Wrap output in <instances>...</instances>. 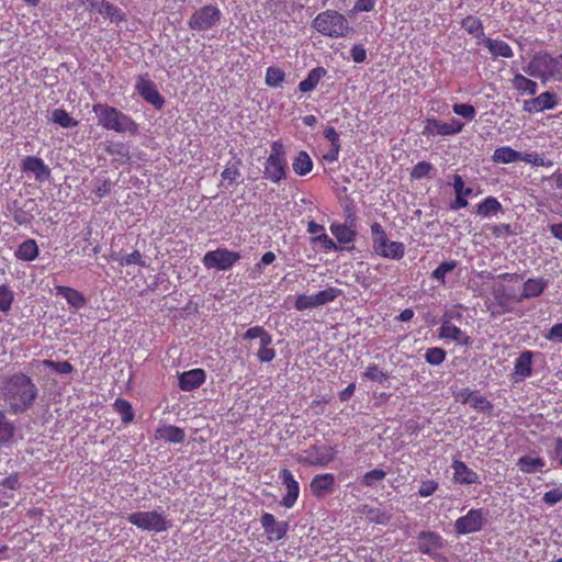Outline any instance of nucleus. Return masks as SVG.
<instances>
[{"label":"nucleus","mask_w":562,"mask_h":562,"mask_svg":"<svg viewBox=\"0 0 562 562\" xmlns=\"http://www.w3.org/2000/svg\"><path fill=\"white\" fill-rule=\"evenodd\" d=\"M37 387L30 376L18 373L4 382L3 395L14 413L29 409L37 397Z\"/></svg>","instance_id":"nucleus-1"},{"label":"nucleus","mask_w":562,"mask_h":562,"mask_svg":"<svg viewBox=\"0 0 562 562\" xmlns=\"http://www.w3.org/2000/svg\"><path fill=\"white\" fill-rule=\"evenodd\" d=\"M372 248L374 252L383 258L400 260L405 255V246L400 241H392L387 238L383 226L374 222L371 225Z\"/></svg>","instance_id":"nucleus-3"},{"label":"nucleus","mask_w":562,"mask_h":562,"mask_svg":"<svg viewBox=\"0 0 562 562\" xmlns=\"http://www.w3.org/2000/svg\"><path fill=\"white\" fill-rule=\"evenodd\" d=\"M259 338V345L272 344V336L261 326H254L246 330L243 339L250 340Z\"/></svg>","instance_id":"nucleus-40"},{"label":"nucleus","mask_w":562,"mask_h":562,"mask_svg":"<svg viewBox=\"0 0 562 562\" xmlns=\"http://www.w3.org/2000/svg\"><path fill=\"white\" fill-rule=\"evenodd\" d=\"M512 82H513L514 88L521 93H527V94L533 95V94H536V92L538 90L537 82L525 77L521 74L515 75Z\"/></svg>","instance_id":"nucleus-34"},{"label":"nucleus","mask_w":562,"mask_h":562,"mask_svg":"<svg viewBox=\"0 0 562 562\" xmlns=\"http://www.w3.org/2000/svg\"><path fill=\"white\" fill-rule=\"evenodd\" d=\"M438 486H439L438 483L434 480L423 481L418 488V494L422 497H428V496L432 495L438 490Z\"/></svg>","instance_id":"nucleus-58"},{"label":"nucleus","mask_w":562,"mask_h":562,"mask_svg":"<svg viewBox=\"0 0 562 562\" xmlns=\"http://www.w3.org/2000/svg\"><path fill=\"white\" fill-rule=\"evenodd\" d=\"M492 160L495 164H512L520 160V151L509 146H502L494 150Z\"/></svg>","instance_id":"nucleus-31"},{"label":"nucleus","mask_w":562,"mask_h":562,"mask_svg":"<svg viewBox=\"0 0 562 562\" xmlns=\"http://www.w3.org/2000/svg\"><path fill=\"white\" fill-rule=\"evenodd\" d=\"M558 104V97L555 93L546 91L540 93L538 97L525 100L522 109L528 113L542 112L544 110H552Z\"/></svg>","instance_id":"nucleus-14"},{"label":"nucleus","mask_w":562,"mask_h":562,"mask_svg":"<svg viewBox=\"0 0 562 562\" xmlns=\"http://www.w3.org/2000/svg\"><path fill=\"white\" fill-rule=\"evenodd\" d=\"M452 111L454 114L460 115L469 121H472L476 114L474 106L468 103H457L452 106Z\"/></svg>","instance_id":"nucleus-53"},{"label":"nucleus","mask_w":562,"mask_h":562,"mask_svg":"<svg viewBox=\"0 0 562 562\" xmlns=\"http://www.w3.org/2000/svg\"><path fill=\"white\" fill-rule=\"evenodd\" d=\"M43 366L45 368H50L55 372L59 374H69L72 372L74 368L68 361H53V360H43Z\"/></svg>","instance_id":"nucleus-52"},{"label":"nucleus","mask_w":562,"mask_h":562,"mask_svg":"<svg viewBox=\"0 0 562 562\" xmlns=\"http://www.w3.org/2000/svg\"><path fill=\"white\" fill-rule=\"evenodd\" d=\"M286 167L288 161L282 143L273 142L271 153L265 162L263 177L273 183H279L286 177Z\"/></svg>","instance_id":"nucleus-5"},{"label":"nucleus","mask_w":562,"mask_h":562,"mask_svg":"<svg viewBox=\"0 0 562 562\" xmlns=\"http://www.w3.org/2000/svg\"><path fill=\"white\" fill-rule=\"evenodd\" d=\"M108 130H114L117 133H135L137 124L126 114L108 106Z\"/></svg>","instance_id":"nucleus-12"},{"label":"nucleus","mask_w":562,"mask_h":562,"mask_svg":"<svg viewBox=\"0 0 562 562\" xmlns=\"http://www.w3.org/2000/svg\"><path fill=\"white\" fill-rule=\"evenodd\" d=\"M312 26L322 35L330 38L345 37L351 31L345 15L335 10H326L318 13L314 18Z\"/></svg>","instance_id":"nucleus-2"},{"label":"nucleus","mask_w":562,"mask_h":562,"mask_svg":"<svg viewBox=\"0 0 562 562\" xmlns=\"http://www.w3.org/2000/svg\"><path fill=\"white\" fill-rule=\"evenodd\" d=\"M335 483L336 479L333 473L317 474L311 481V493L316 498H324L334 492Z\"/></svg>","instance_id":"nucleus-17"},{"label":"nucleus","mask_w":562,"mask_h":562,"mask_svg":"<svg viewBox=\"0 0 562 562\" xmlns=\"http://www.w3.org/2000/svg\"><path fill=\"white\" fill-rule=\"evenodd\" d=\"M457 186H459V187L457 188V192H454V194H456V199H454V201H453V202H451V204H450V209H451L452 211H458V210H460V209H462V207H465V206L468 205L467 196L462 195L463 191L461 192V186H460V183L458 182V184H457Z\"/></svg>","instance_id":"nucleus-60"},{"label":"nucleus","mask_w":562,"mask_h":562,"mask_svg":"<svg viewBox=\"0 0 562 562\" xmlns=\"http://www.w3.org/2000/svg\"><path fill=\"white\" fill-rule=\"evenodd\" d=\"M546 338L550 341L562 342V323L553 325Z\"/></svg>","instance_id":"nucleus-64"},{"label":"nucleus","mask_w":562,"mask_h":562,"mask_svg":"<svg viewBox=\"0 0 562 562\" xmlns=\"http://www.w3.org/2000/svg\"><path fill=\"white\" fill-rule=\"evenodd\" d=\"M524 71L531 77L539 78L542 82L550 79L558 80V56L552 57L548 52L536 53L528 65L524 67Z\"/></svg>","instance_id":"nucleus-4"},{"label":"nucleus","mask_w":562,"mask_h":562,"mask_svg":"<svg viewBox=\"0 0 562 562\" xmlns=\"http://www.w3.org/2000/svg\"><path fill=\"white\" fill-rule=\"evenodd\" d=\"M156 438L171 443H181L186 439V434L180 427L166 425L156 430Z\"/></svg>","instance_id":"nucleus-25"},{"label":"nucleus","mask_w":562,"mask_h":562,"mask_svg":"<svg viewBox=\"0 0 562 562\" xmlns=\"http://www.w3.org/2000/svg\"><path fill=\"white\" fill-rule=\"evenodd\" d=\"M260 521L270 541L281 540L289 530L288 521H277L274 516L270 513H265Z\"/></svg>","instance_id":"nucleus-16"},{"label":"nucleus","mask_w":562,"mask_h":562,"mask_svg":"<svg viewBox=\"0 0 562 562\" xmlns=\"http://www.w3.org/2000/svg\"><path fill=\"white\" fill-rule=\"evenodd\" d=\"M113 412L116 413L124 424H130L134 418V412L131 404L122 398H117L113 404Z\"/></svg>","instance_id":"nucleus-38"},{"label":"nucleus","mask_w":562,"mask_h":562,"mask_svg":"<svg viewBox=\"0 0 562 562\" xmlns=\"http://www.w3.org/2000/svg\"><path fill=\"white\" fill-rule=\"evenodd\" d=\"M485 521L483 508L470 509L464 516L454 521V531L457 535H468L480 531Z\"/></svg>","instance_id":"nucleus-10"},{"label":"nucleus","mask_w":562,"mask_h":562,"mask_svg":"<svg viewBox=\"0 0 562 562\" xmlns=\"http://www.w3.org/2000/svg\"><path fill=\"white\" fill-rule=\"evenodd\" d=\"M222 18L221 10L212 4L195 10L188 21L192 31L204 32L215 27Z\"/></svg>","instance_id":"nucleus-6"},{"label":"nucleus","mask_w":562,"mask_h":562,"mask_svg":"<svg viewBox=\"0 0 562 562\" xmlns=\"http://www.w3.org/2000/svg\"><path fill=\"white\" fill-rule=\"evenodd\" d=\"M516 465L524 473L543 472L546 462L542 458H533L531 456H522L518 459Z\"/></svg>","instance_id":"nucleus-29"},{"label":"nucleus","mask_w":562,"mask_h":562,"mask_svg":"<svg viewBox=\"0 0 562 562\" xmlns=\"http://www.w3.org/2000/svg\"><path fill=\"white\" fill-rule=\"evenodd\" d=\"M351 58L355 63L361 64L367 59V50L361 44H356L350 50Z\"/></svg>","instance_id":"nucleus-61"},{"label":"nucleus","mask_w":562,"mask_h":562,"mask_svg":"<svg viewBox=\"0 0 562 562\" xmlns=\"http://www.w3.org/2000/svg\"><path fill=\"white\" fill-rule=\"evenodd\" d=\"M240 259L239 252L226 248L207 251L203 257V265L207 269L228 270Z\"/></svg>","instance_id":"nucleus-9"},{"label":"nucleus","mask_w":562,"mask_h":562,"mask_svg":"<svg viewBox=\"0 0 562 562\" xmlns=\"http://www.w3.org/2000/svg\"><path fill=\"white\" fill-rule=\"evenodd\" d=\"M21 169L24 173H32L37 181H43L50 175L48 166L36 156H26L21 162Z\"/></svg>","instance_id":"nucleus-19"},{"label":"nucleus","mask_w":562,"mask_h":562,"mask_svg":"<svg viewBox=\"0 0 562 562\" xmlns=\"http://www.w3.org/2000/svg\"><path fill=\"white\" fill-rule=\"evenodd\" d=\"M520 161L530 164L536 167L552 166V161H546L538 153H520Z\"/></svg>","instance_id":"nucleus-51"},{"label":"nucleus","mask_w":562,"mask_h":562,"mask_svg":"<svg viewBox=\"0 0 562 562\" xmlns=\"http://www.w3.org/2000/svg\"><path fill=\"white\" fill-rule=\"evenodd\" d=\"M138 94L155 109L160 110L165 104L164 97L159 93L156 85L147 77H139L135 86Z\"/></svg>","instance_id":"nucleus-11"},{"label":"nucleus","mask_w":562,"mask_h":562,"mask_svg":"<svg viewBox=\"0 0 562 562\" xmlns=\"http://www.w3.org/2000/svg\"><path fill=\"white\" fill-rule=\"evenodd\" d=\"M279 476L286 488V494L282 497L281 505L285 508H292L299 498V482L288 469H282Z\"/></svg>","instance_id":"nucleus-15"},{"label":"nucleus","mask_w":562,"mask_h":562,"mask_svg":"<svg viewBox=\"0 0 562 562\" xmlns=\"http://www.w3.org/2000/svg\"><path fill=\"white\" fill-rule=\"evenodd\" d=\"M294 307L296 311H305L313 308L312 296L306 294L297 295L294 302Z\"/></svg>","instance_id":"nucleus-62"},{"label":"nucleus","mask_w":562,"mask_h":562,"mask_svg":"<svg viewBox=\"0 0 562 562\" xmlns=\"http://www.w3.org/2000/svg\"><path fill=\"white\" fill-rule=\"evenodd\" d=\"M376 0H357L352 11L358 12H370L374 9Z\"/></svg>","instance_id":"nucleus-63"},{"label":"nucleus","mask_w":562,"mask_h":562,"mask_svg":"<svg viewBox=\"0 0 562 562\" xmlns=\"http://www.w3.org/2000/svg\"><path fill=\"white\" fill-rule=\"evenodd\" d=\"M108 154L113 156V161L124 164L130 160L128 146L124 144H117L108 146Z\"/></svg>","instance_id":"nucleus-45"},{"label":"nucleus","mask_w":562,"mask_h":562,"mask_svg":"<svg viewBox=\"0 0 562 562\" xmlns=\"http://www.w3.org/2000/svg\"><path fill=\"white\" fill-rule=\"evenodd\" d=\"M481 44H483L488 49V52L494 58H512L514 56L512 47L502 40L485 37Z\"/></svg>","instance_id":"nucleus-24"},{"label":"nucleus","mask_w":562,"mask_h":562,"mask_svg":"<svg viewBox=\"0 0 562 562\" xmlns=\"http://www.w3.org/2000/svg\"><path fill=\"white\" fill-rule=\"evenodd\" d=\"M532 357L533 352L530 350L522 351L515 360L514 376L516 381H522L530 376L532 373Z\"/></svg>","instance_id":"nucleus-23"},{"label":"nucleus","mask_w":562,"mask_h":562,"mask_svg":"<svg viewBox=\"0 0 562 562\" xmlns=\"http://www.w3.org/2000/svg\"><path fill=\"white\" fill-rule=\"evenodd\" d=\"M454 482L463 485L480 483L476 472L470 469L463 461L454 460L451 464Z\"/></svg>","instance_id":"nucleus-21"},{"label":"nucleus","mask_w":562,"mask_h":562,"mask_svg":"<svg viewBox=\"0 0 562 562\" xmlns=\"http://www.w3.org/2000/svg\"><path fill=\"white\" fill-rule=\"evenodd\" d=\"M363 514L369 521L378 525H386L392 518L391 513L369 506L363 507Z\"/></svg>","instance_id":"nucleus-37"},{"label":"nucleus","mask_w":562,"mask_h":562,"mask_svg":"<svg viewBox=\"0 0 562 562\" xmlns=\"http://www.w3.org/2000/svg\"><path fill=\"white\" fill-rule=\"evenodd\" d=\"M127 520L146 531L161 532L170 527L164 514L156 510L132 513L128 515Z\"/></svg>","instance_id":"nucleus-7"},{"label":"nucleus","mask_w":562,"mask_h":562,"mask_svg":"<svg viewBox=\"0 0 562 562\" xmlns=\"http://www.w3.org/2000/svg\"><path fill=\"white\" fill-rule=\"evenodd\" d=\"M542 501L549 506L560 503L562 501V488L557 487L546 492Z\"/></svg>","instance_id":"nucleus-57"},{"label":"nucleus","mask_w":562,"mask_h":562,"mask_svg":"<svg viewBox=\"0 0 562 562\" xmlns=\"http://www.w3.org/2000/svg\"><path fill=\"white\" fill-rule=\"evenodd\" d=\"M15 434V427L3 412H0V448L10 445Z\"/></svg>","instance_id":"nucleus-32"},{"label":"nucleus","mask_w":562,"mask_h":562,"mask_svg":"<svg viewBox=\"0 0 562 562\" xmlns=\"http://www.w3.org/2000/svg\"><path fill=\"white\" fill-rule=\"evenodd\" d=\"M13 221L19 225H29L34 220V215L31 210L16 209L13 212Z\"/></svg>","instance_id":"nucleus-55"},{"label":"nucleus","mask_w":562,"mask_h":562,"mask_svg":"<svg viewBox=\"0 0 562 562\" xmlns=\"http://www.w3.org/2000/svg\"><path fill=\"white\" fill-rule=\"evenodd\" d=\"M446 356L447 353L442 348L432 347L427 349L425 353V360L430 366H439L445 361Z\"/></svg>","instance_id":"nucleus-49"},{"label":"nucleus","mask_w":562,"mask_h":562,"mask_svg":"<svg viewBox=\"0 0 562 562\" xmlns=\"http://www.w3.org/2000/svg\"><path fill=\"white\" fill-rule=\"evenodd\" d=\"M330 232L340 244H350L355 240V231L345 224L333 223Z\"/></svg>","instance_id":"nucleus-35"},{"label":"nucleus","mask_w":562,"mask_h":562,"mask_svg":"<svg viewBox=\"0 0 562 562\" xmlns=\"http://www.w3.org/2000/svg\"><path fill=\"white\" fill-rule=\"evenodd\" d=\"M293 170L299 176L307 175L313 168V161L306 151H300L292 164Z\"/></svg>","instance_id":"nucleus-36"},{"label":"nucleus","mask_w":562,"mask_h":562,"mask_svg":"<svg viewBox=\"0 0 562 562\" xmlns=\"http://www.w3.org/2000/svg\"><path fill=\"white\" fill-rule=\"evenodd\" d=\"M335 459L334 449L313 445L302 451L297 461L303 465L325 468Z\"/></svg>","instance_id":"nucleus-8"},{"label":"nucleus","mask_w":562,"mask_h":562,"mask_svg":"<svg viewBox=\"0 0 562 562\" xmlns=\"http://www.w3.org/2000/svg\"><path fill=\"white\" fill-rule=\"evenodd\" d=\"M52 120L53 122L65 128L75 127L78 124V122L72 116H70L69 113L64 109H56L52 113Z\"/></svg>","instance_id":"nucleus-44"},{"label":"nucleus","mask_w":562,"mask_h":562,"mask_svg":"<svg viewBox=\"0 0 562 562\" xmlns=\"http://www.w3.org/2000/svg\"><path fill=\"white\" fill-rule=\"evenodd\" d=\"M503 210L502 204L494 196L485 198L476 206V213L483 217H491Z\"/></svg>","instance_id":"nucleus-33"},{"label":"nucleus","mask_w":562,"mask_h":562,"mask_svg":"<svg viewBox=\"0 0 562 562\" xmlns=\"http://www.w3.org/2000/svg\"><path fill=\"white\" fill-rule=\"evenodd\" d=\"M456 260L443 261L431 273V278L437 280L441 285H446V276L457 268Z\"/></svg>","instance_id":"nucleus-42"},{"label":"nucleus","mask_w":562,"mask_h":562,"mask_svg":"<svg viewBox=\"0 0 562 562\" xmlns=\"http://www.w3.org/2000/svg\"><path fill=\"white\" fill-rule=\"evenodd\" d=\"M425 135H441L448 136L449 131L446 122H440L436 119H427L424 130Z\"/></svg>","instance_id":"nucleus-41"},{"label":"nucleus","mask_w":562,"mask_h":562,"mask_svg":"<svg viewBox=\"0 0 562 562\" xmlns=\"http://www.w3.org/2000/svg\"><path fill=\"white\" fill-rule=\"evenodd\" d=\"M271 344L259 345L257 357L260 362H270L276 358V350L270 348Z\"/></svg>","instance_id":"nucleus-56"},{"label":"nucleus","mask_w":562,"mask_h":562,"mask_svg":"<svg viewBox=\"0 0 562 562\" xmlns=\"http://www.w3.org/2000/svg\"><path fill=\"white\" fill-rule=\"evenodd\" d=\"M15 257L22 261H33L38 257V246L34 239H26L15 250Z\"/></svg>","instance_id":"nucleus-30"},{"label":"nucleus","mask_w":562,"mask_h":562,"mask_svg":"<svg viewBox=\"0 0 562 562\" xmlns=\"http://www.w3.org/2000/svg\"><path fill=\"white\" fill-rule=\"evenodd\" d=\"M327 71L324 67H315L308 71L306 78L299 83V90L302 93L313 91L322 78L326 76Z\"/></svg>","instance_id":"nucleus-26"},{"label":"nucleus","mask_w":562,"mask_h":562,"mask_svg":"<svg viewBox=\"0 0 562 562\" xmlns=\"http://www.w3.org/2000/svg\"><path fill=\"white\" fill-rule=\"evenodd\" d=\"M55 291L56 295L63 296L68 304L76 308H80L86 304L85 296L76 289L65 285H57L55 286Z\"/></svg>","instance_id":"nucleus-28"},{"label":"nucleus","mask_w":562,"mask_h":562,"mask_svg":"<svg viewBox=\"0 0 562 562\" xmlns=\"http://www.w3.org/2000/svg\"><path fill=\"white\" fill-rule=\"evenodd\" d=\"M14 301L13 291L5 284L0 285V311L8 313Z\"/></svg>","instance_id":"nucleus-48"},{"label":"nucleus","mask_w":562,"mask_h":562,"mask_svg":"<svg viewBox=\"0 0 562 562\" xmlns=\"http://www.w3.org/2000/svg\"><path fill=\"white\" fill-rule=\"evenodd\" d=\"M461 27L464 29L470 35L477 40V44H481L486 37L484 34L482 21L473 15H468L461 21Z\"/></svg>","instance_id":"nucleus-27"},{"label":"nucleus","mask_w":562,"mask_h":562,"mask_svg":"<svg viewBox=\"0 0 562 562\" xmlns=\"http://www.w3.org/2000/svg\"><path fill=\"white\" fill-rule=\"evenodd\" d=\"M548 286V281L542 278H530L524 282L522 292L515 299L520 303L527 299L540 296Z\"/></svg>","instance_id":"nucleus-22"},{"label":"nucleus","mask_w":562,"mask_h":562,"mask_svg":"<svg viewBox=\"0 0 562 562\" xmlns=\"http://www.w3.org/2000/svg\"><path fill=\"white\" fill-rule=\"evenodd\" d=\"M317 296L323 305L335 301L340 294L341 290L337 288L329 286L325 290L318 291Z\"/></svg>","instance_id":"nucleus-54"},{"label":"nucleus","mask_w":562,"mask_h":562,"mask_svg":"<svg viewBox=\"0 0 562 562\" xmlns=\"http://www.w3.org/2000/svg\"><path fill=\"white\" fill-rule=\"evenodd\" d=\"M386 476V472L382 469H373L371 471L366 472L359 483L363 487H373L378 483L382 482Z\"/></svg>","instance_id":"nucleus-39"},{"label":"nucleus","mask_w":562,"mask_h":562,"mask_svg":"<svg viewBox=\"0 0 562 562\" xmlns=\"http://www.w3.org/2000/svg\"><path fill=\"white\" fill-rule=\"evenodd\" d=\"M285 79V74L278 67H269L266 70L265 82L271 88H278Z\"/></svg>","instance_id":"nucleus-43"},{"label":"nucleus","mask_w":562,"mask_h":562,"mask_svg":"<svg viewBox=\"0 0 562 562\" xmlns=\"http://www.w3.org/2000/svg\"><path fill=\"white\" fill-rule=\"evenodd\" d=\"M206 373L203 369H192L179 374V387L182 391H193L205 382Z\"/></svg>","instance_id":"nucleus-20"},{"label":"nucleus","mask_w":562,"mask_h":562,"mask_svg":"<svg viewBox=\"0 0 562 562\" xmlns=\"http://www.w3.org/2000/svg\"><path fill=\"white\" fill-rule=\"evenodd\" d=\"M434 170L435 167L432 164L428 161H419L412 168L409 176L414 180H420L430 177V172Z\"/></svg>","instance_id":"nucleus-46"},{"label":"nucleus","mask_w":562,"mask_h":562,"mask_svg":"<svg viewBox=\"0 0 562 562\" xmlns=\"http://www.w3.org/2000/svg\"><path fill=\"white\" fill-rule=\"evenodd\" d=\"M442 537L432 531H420L417 537L418 550L429 557H437L438 551L443 547Z\"/></svg>","instance_id":"nucleus-13"},{"label":"nucleus","mask_w":562,"mask_h":562,"mask_svg":"<svg viewBox=\"0 0 562 562\" xmlns=\"http://www.w3.org/2000/svg\"><path fill=\"white\" fill-rule=\"evenodd\" d=\"M221 177L223 178V180H227L229 184H233L236 182L237 178L240 177V172L237 166L232 165L227 166L223 170Z\"/></svg>","instance_id":"nucleus-59"},{"label":"nucleus","mask_w":562,"mask_h":562,"mask_svg":"<svg viewBox=\"0 0 562 562\" xmlns=\"http://www.w3.org/2000/svg\"><path fill=\"white\" fill-rule=\"evenodd\" d=\"M492 293L497 305L501 306L504 311H509V302L516 297L507 294L503 284L494 286Z\"/></svg>","instance_id":"nucleus-47"},{"label":"nucleus","mask_w":562,"mask_h":562,"mask_svg":"<svg viewBox=\"0 0 562 562\" xmlns=\"http://www.w3.org/2000/svg\"><path fill=\"white\" fill-rule=\"evenodd\" d=\"M439 337L441 339H450L462 346H469L471 344L470 336L452 324L451 319L443 316L441 326L439 328Z\"/></svg>","instance_id":"nucleus-18"},{"label":"nucleus","mask_w":562,"mask_h":562,"mask_svg":"<svg viewBox=\"0 0 562 562\" xmlns=\"http://www.w3.org/2000/svg\"><path fill=\"white\" fill-rule=\"evenodd\" d=\"M363 378L378 383H384L389 379V374L380 370L376 364H370L363 372Z\"/></svg>","instance_id":"nucleus-50"}]
</instances>
